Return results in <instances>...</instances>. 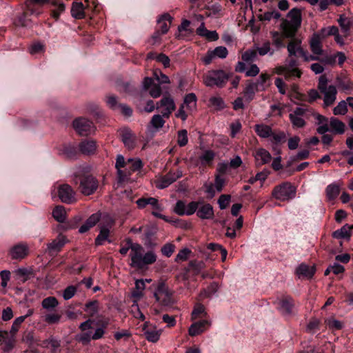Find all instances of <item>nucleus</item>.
<instances>
[{"label":"nucleus","mask_w":353,"mask_h":353,"mask_svg":"<svg viewBox=\"0 0 353 353\" xmlns=\"http://www.w3.org/2000/svg\"><path fill=\"white\" fill-rule=\"evenodd\" d=\"M130 252V266L137 270H142L147 265L156 262L157 256L154 252L149 251L144 254V249L139 243L131 245Z\"/></svg>","instance_id":"obj_2"},{"label":"nucleus","mask_w":353,"mask_h":353,"mask_svg":"<svg viewBox=\"0 0 353 353\" xmlns=\"http://www.w3.org/2000/svg\"><path fill=\"white\" fill-rule=\"evenodd\" d=\"M257 57V51L256 50H248L242 54V59L245 62L254 61Z\"/></svg>","instance_id":"obj_62"},{"label":"nucleus","mask_w":353,"mask_h":353,"mask_svg":"<svg viewBox=\"0 0 353 353\" xmlns=\"http://www.w3.org/2000/svg\"><path fill=\"white\" fill-rule=\"evenodd\" d=\"M327 79L325 75H321L319 80L318 88L323 94V105L328 107L333 105L336 99L337 90L335 85H327Z\"/></svg>","instance_id":"obj_7"},{"label":"nucleus","mask_w":353,"mask_h":353,"mask_svg":"<svg viewBox=\"0 0 353 353\" xmlns=\"http://www.w3.org/2000/svg\"><path fill=\"white\" fill-rule=\"evenodd\" d=\"M254 156L256 163L261 165L269 163L272 159L270 153L264 148L257 149Z\"/></svg>","instance_id":"obj_29"},{"label":"nucleus","mask_w":353,"mask_h":353,"mask_svg":"<svg viewBox=\"0 0 353 353\" xmlns=\"http://www.w3.org/2000/svg\"><path fill=\"white\" fill-rule=\"evenodd\" d=\"M229 79V74L223 70L208 71L203 77V83L208 87H223Z\"/></svg>","instance_id":"obj_6"},{"label":"nucleus","mask_w":353,"mask_h":353,"mask_svg":"<svg viewBox=\"0 0 353 353\" xmlns=\"http://www.w3.org/2000/svg\"><path fill=\"white\" fill-rule=\"evenodd\" d=\"M152 287L154 296L159 305L168 306L173 303L172 292L163 281H159Z\"/></svg>","instance_id":"obj_5"},{"label":"nucleus","mask_w":353,"mask_h":353,"mask_svg":"<svg viewBox=\"0 0 353 353\" xmlns=\"http://www.w3.org/2000/svg\"><path fill=\"white\" fill-rule=\"evenodd\" d=\"M289 97L291 100L296 99L299 101H306V97L305 94L299 92V87L296 85H293L289 92Z\"/></svg>","instance_id":"obj_48"},{"label":"nucleus","mask_w":353,"mask_h":353,"mask_svg":"<svg viewBox=\"0 0 353 353\" xmlns=\"http://www.w3.org/2000/svg\"><path fill=\"white\" fill-rule=\"evenodd\" d=\"M52 5L57 6V8L52 11V17L57 20L60 14L65 11V6L63 3H57L56 1L51 2Z\"/></svg>","instance_id":"obj_51"},{"label":"nucleus","mask_w":353,"mask_h":353,"mask_svg":"<svg viewBox=\"0 0 353 353\" xmlns=\"http://www.w3.org/2000/svg\"><path fill=\"white\" fill-rule=\"evenodd\" d=\"M12 259H22L28 254V248L25 244H19L14 246L10 252Z\"/></svg>","instance_id":"obj_28"},{"label":"nucleus","mask_w":353,"mask_h":353,"mask_svg":"<svg viewBox=\"0 0 353 353\" xmlns=\"http://www.w3.org/2000/svg\"><path fill=\"white\" fill-rule=\"evenodd\" d=\"M315 273V268L305 264H301L296 269V274L299 276L312 278Z\"/></svg>","instance_id":"obj_39"},{"label":"nucleus","mask_w":353,"mask_h":353,"mask_svg":"<svg viewBox=\"0 0 353 353\" xmlns=\"http://www.w3.org/2000/svg\"><path fill=\"white\" fill-rule=\"evenodd\" d=\"M323 37L318 32H314L310 39L309 45L312 54V57L316 58L314 61L319 60L320 56L323 54Z\"/></svg>","instance_id":"obj_15"},{"label":"nucleus","mask_w":353,"mask_h":353,"mask_svg":"<svg viewBox=\"0 0 353 353\" xmlns=\"http://www.w3.org/2000/svg\"><path fill=\"white\" fill-rule=\"evenodd\" d=\"M340 193L339 186L335 183L330 184L326 188V196L329 200L335 199Z\"/></svg>","instance_id":"obj_46"},{"label":"nucleus","mask_w":353,"mask_h":353,"mask_svg":"<svg viewBox=\"0 0 353 353\" xmlns=\"http://www.w3.org/2000/svg\"><path fill=\"white\" fill-rule=\"evenodd\" d=\"M110 234V230L107 228H101L99 235L95 239V245H103L104 241L108 240Z\"/></svg>","instance_id":"obj_49"},{"label":"nucleus","mask_w":353,"mask_h":353,"mask_svg":"<svg viewBox=\"0 0 353 353\" xmlns=\"http://www.w3.org/2000/svg\"><path fill=\"white\" fill-rule=\"evenodd\" d=\"M210 325L211 323L207 320L194 323L189 327L188 334L191 336L199 335L210 327Z\"/></svg>","instance_id":"obj_23"},{"label":"nucleus","mask_w":353,"mask_h":353,"mask_svg":"<svg viewBox=\"0 0 353 353\" xmlns=\"http://www.w3.org/2000/svg\"><path fill=\"white\" fill-rule=\"evenodd\" d=\"M175 179L170 175H165L154 181L155 186L158 189H163L171 185Z\"/></svg>","instance_id":"obj_44"},{"label":"nucleus","mask_w":353,"mask_h":353,"mask_svg":"<svg viewBox=\"0 0 353 353\" xmlns=\"http://www.w3.org/2000/svg\"><path fill=\"white\" fill-rule=\"evenodd\" d=\"M331 131L334 134H342L345 132V125L343 122L335 117H332L330 121Z\"/></svg>","instance_id":"obj_37"},{"label":"nucleus","mask_w":353,"mask_h":353,"mask_svg":"<svg viewBox=\"0 0 353 353\" xmlns=\"http://www.w3.org/2000/svg\"><path fill=\"white\" fill-rule=\"evenodd\" d=\"M279 310L285 314H291L294 306V300L289 296H283L279 301Z\"/></svg>","instance_id":"obj_30"},{"label":"nucleus","mask_w":353,"mask_h":353,"mask_svg":"<svg viewBox=\"0 0 353 353\" xmlns=\"http://www.w3.org/2000/svg\"><path fill=\"white\" fill-rule=\"evenodd\" d=\"M172 19L173 18L169 13H164L159 16L157 19V30L166 34L170 30Z\"/></svg>","instance_id":"obj_25"},{"label":"nucleus","mask_w":353,"mask_h":353,"mask_svg":"<svg viewBox=\"0 0 353 353\" xmlns=\"http://www.w3.org/2000/svg\"><path fill=\"white\" fill-rule=\"evenodd\" d=\"M61 319V314L58 312L48 313L44 316V321L49 324L59 323Z\"/></svg>","instance_id":"obj_50"},{"label":"nucleus","mask_w":353,"mask_h":353,"mask_svg":"<svg viewBox=\"0 0 353 353\" xmlns=\"http://www.w3.org/2000/svg\"><path fill=\"white\" fill-rule=\"evenodd\" d=\"M58 196L65 203L72 204L77 202L76 192L68 184H62L58 187Z\"/></svg>","instance_id":"obj_14"},{"label":"nucleus","mask_w":353,"mask_h":353,"mask_svg":"<svg viewBox=\"0 0 353 353\" xmlns=\"http://www.w3.org/2000/svg\"><path fill=\"white\" fill-rule=\"evenodd\" d=\"M271 36L272 39V43L277 48H283L285 46L284 38H285V37L282 32H272Z\"/></svg>","instance_id":"obj_45"},{"label":"nucleus","mask_w":353,"mask_h":353,"mask_svg":"<svg viewBox=\"0 0 353 353\" xmlns=\"http://www.w3.org/2000/svg\"><path fill=\"white\" fill-rule=\"evenodd\" d=\"M302 41L296 37L290 38L288 45L287 50L288 52V57L290 58L295 57L297 54L302 57L303 59L305 62L312 61L316 58L312 57L309 52L302 48Z\"/></svg>","instance_id":"obj_8"},{"label":"nucleus","mask_w":353,"mask_h":353,"mask_svg":"<svg viewBox=\"0 0 353 353\" xmlns=\"http://www.w3.org/2000/svg\"><path fill=\"white\" fill-rule=\"evenodd\" d=\"M230 199L231 196L230 194H221L218 199L220 209H225L229 205Z\"/></svg>","instance_id":"obj_64"},{"label":"nucleus","mask_w":353,"mask_h":353,"mask_svg":"<svg viewBox=\"0 0 353 353\" xmlns=\"http://www.w3.org/2000/svg\"><path fill=\"white\" fill-rule=\"evenodd\" d=\"M52 216L58 222L63 223L66 219V212L65 208L61 205L56 206L52 211Z\"/></svg>","instance_id":"obj_43"},{"label":"nucleus","mask_w":353,"mask_h":353,"mask_svg":"<svg viewBox=\"0 0 353 353\" xmlns=\"http://www.w3.org/2000/svg\"><path fill=\"white\" fill-rule=\"evenodd\" d=\"M296 188L290 182L286 181L276 185L272 191L271 196L276 200L285 202L294 199Z\"/></svg>","instance_id":"obj_4"},{"label":"nucleus","mask_w":353,"mask_h":353,"mask_svg":"<svg viewBox=\"0 0 353 353\" xmlns=\"http://www.w3.org/2000/svg\"><path fill=\"white\" fill-rule=\"evenodd\" d=\"M143 166V162L139 158L129 159L126 161L123 155L118 154L115 163L118 181L121 183L128 181L132 174L141 170Z\"/></svg>","instance_id":"obj_1"},{"label":"nucleus","mask_w":353,"mask_h":353,"mask_svg":"<svg viewBox=\"0 0 353 353\" xmlns=\"http://www.w3.org/2000/svg\"><path fill=\"white\" fill-rule=\"evenodd\" d=\"M228 54V51L225 47L218 46L212 50H208L206 55L203 58V61L205 65H208L212 62L213 59L216 57L224 59Z\"/></svg>","instance_id":"obj_18"},{"label":"nucleus","mask_w":353,"mask_h":353,"mask_svg":"<svg viewBox=\"0 0 353 353\" xmlns=\"http://www.w3.org/2000/svg\"><path fill=\"white\" fill-rule=\"evenodd\" d=\"M67 242L66 237L60 234L51 243L47 244V252L53 254L60 252Z\"/></svg>","instance_id":"obj_19"},{"label":"nucleus","mask_w":353,"mask_h":353,"mask_svg":"<svg viewBox=\"0 0 353 353\" xmlns=\"http://www.w3.org/2000/svg\"><path fill=\"white\" fill-rule=\"evenodd\" d=\"M352 230H353V224L351 225L345 224L341 229L334 231L332 233V236L338 239H345L349 240L351 236Z\"/></svg>","instance_id":"obj_35"},{"label":"nucleus","mask_w":353,"mask_h":353,"mask_svg":"<svg viewBox=\"0 0 353 353\" xmlns=\"http://www.w3.org/2000/svg\"><path fill=\"white\" fill-rule=\"evenodd\" d=\"M97 148V143L93 140L82 141L79 145L80 151L86 155L94 154Z\"/></svg>","instance_id":"obj_31"},{"label":"nucleus","mask_w":353,"mask_h":353,"mask_svg":"<svg viewBox=\"0 0 353 353\" xmlns=\"http://www.w3.org/2000/svg\"><path fill=\"white\" fill-rule=\"evenodd\" d=\"M216 153L212 150H204L196 159H190V161L200 172H205L207 168H212Z\"/></svg>","instance_id":"obj_10"},{"label":"nucleus","mask_w":353,"mask_h":353,"mask_svg":"<svg viewBox=\"0 0 353 353\" xmlns=\"http://www.w3.org/2000/svg\"><path fill=\"white\" fill-rule=\"evenodd\" d=\"M71 14L77 19H83L85 16L83 4L81 2H73L71 8Z\"/></svg>","instance_id":"obj_38"},{"label":"nucleus","mask_w":353,"mask_h":353,"mask_svg":"<svg viewBox=\"0 0 353 353\" xmlns=\"http://www.w3.org/2000/svg\"><path fill=\"white\" fill-rule=\"evenodd\" d=\"M190 253L191 250H189L188 248H184L181 250L176 256L175 261L179 263L187 261Z\"/></svg>","instance_id":"obj_60"},{"label":"nucleus","mask_w":353,"mask_h":353,"mask_svg":"<svg viewBox=\"0 0 353 353\" xmlns=\"http://www.w3.org/2000/svg\"><path fill=\"white\" fill-rule=\"evenodd\" d=\"M153 75L155 79L161 84H168L170 83L169 77L164 74L160 70H154Z\"/></svg>","instance_id":"obj_54"},{"label":"nucleus","mask_w":353,"mask_h":353,"mask_svg":"<svg viewBox=\"0 0 353 353\" xmlns=\"http://www.w3.org/2000/svg\"><path fill=\"white\" fill-rule=\"evenodd\" d=\"M106 103L108 106L113 110H119V103L117 97L114 95H109L106 97Z\"/></svg>","instance_id":"obj_58"},{"label":"nucleus","mask_w":353,"mask_h":353,"mask_svg":"<svg viewBox=\"0 0 353 353\" xmlns=\"http://www.w3.org/2000/svg\"><path fill=\"white\" fill-rule=\"evenodd\" d=\"M136 203L139 209H143L148 205H150L153 208V209L157 210H162L161 206L159 203L158 199L154 197H141L136 201Z\"/></svg>","instance_id":"obj_27"},{"label":"nucleus","mask_w":353,"mask_h":353,"mask_svg":"<svg viewBox=\"0 0 353 353\" xmlns=\"http://www.w3.org/2000/svg\"><path fill=\"white\" fill-rule=\"evenodd\" d=\"M145 288V285L143 280L139 279L136 281L135 288L132 292V297L134 299L132 305V309L135 307L138 310V301L143 296Z\"/></svg>","instance_id":"obj_22"},{"label":"nucleus","mask_w":353,"mask_h":353,"mask_svg":"<svg viewBox=\"0 0 353 353\" xmlns=\"http://www.w3.org/2000/svg\"><path fill=\"white\" fill-rule=\"evenodd\" d=\"M310 114V109L296 108L289 114L290 120L294 128H302L305 126V119L308 118Z\"/></svg>","instance_id":"obj_11"},{"label":"nucleus","mask_w":353,"mask_h":353,"mask_svg":"<svg viewBox=\"0 0 353 353\" xmlns=\"http://www.w3.org/2000/svg\"><path fill=\"white\" fill-rule=\"evenodd\" d=\"M143 331L145 339L152 343H156L159 340L162 330H158L155 326L146 321L143 325Z\"/></svg>","instance_id":"obj_17"},{"label":"nucleus","mask_w":353,"mask_h":353,"mask_svg":"<svg viewBox=\"0 0 353 353\" xmlns=\"http://www.w3.org/2000/svg\"><path fill=\"white\" fill-rule=\"evenodd\" d=\"M288 21L295 25L296 26L301 27L302 22L301 10L297 8H292L287 15Z\"/></svg>","instance_id":"obj_34"},{"label":"nucleus","mask_w":353,"mask_h":353,"mask_svg":"<svg viewBox=\"0 0 353 353\" xmlns=\"http://www.w3.org/2000/svg\"><path fill=\"white\" fill-rule=\"evenodd\" d=\"M120 135L123 143L128 149L132 150L135 148L137 137L130 129H121L120 130Z\"/></svg>","instance_id":"obj_20"},{"label":"nucleus","mask_w":353,"mask_h":353,"mask_svg":"<svg viewBox=\"0 0 353 353\" xmlns=\"http://www.w3.org/2000/svg\"><path fill=\"white\" fill-rule=\"evenodd\" d=\"M163 115L160 114L154 115L150 121V124L152 125V126L156 129L161 128L165 123V121L163 119Z\"/></svg>","instance_id":"obj_53"},{"label":"nucleus","mask_w":353,"mask_h":353,"mask_svg":"<svg viewBox=\"0 0 353 353\" xmlns=\"http://www.w3.org/2000/svg\"><path fill=\"white\" fill-rule=\"evenodd\" d=\"M25 317H17L12 323L10 333L11 335L14 336L19 331L21 324L24 322Z\"/></svg>","instance_id":"obj_56"},{"label":"nucleus","mask_w":353,"mask_h":353,"mask_svg":"<svg viewBox=\"0 0 353 353\" xmlns=\"http://www.w3.org/2000/svg\"><path fill=\"white\" fill-rule=\"evenodd\" d=\"M208 106L217 111L223 110L225 107L223 99L219 96L211 97L209 99Z\"/></svg>","instance_id":"obj_41"},{"label":"nucleus","mask_w":353,"mask_h":353,"mask_svg":"<svg viewBox=\"0 0 353 353\" xmlns=\"http://www.w3.org/2000/svg\"><path fill=\"white\" fill-rule=\"evenodd\" d=\"M281 14L278 12H265L263 14L258 15V19L261 21H270L272 19H279Z\"/></svg>","instance_id":"obj_55"},{"label":"nucleus","mask_w":353,"mask_h":353,"mask_svg":"<svg viewBox=\"0 0 353 353\" xmlns=\"http://www.w3.org/2000/svg\"><path fill=\"white\" fill-rule=\"evenodd\" d=\"M207 313L203 305L201 303H196L191 314V320L194 321L199 318L205 317Z\"/></svg>","instance_id":"obj_42"},{"label":"nucleus","mask_w":353,"mask_h":353,"mask_svg":"<svg viewBox=\"0 0 353 353\" xmlns=\"http://www.w3.org/2000/svg\"><path fill=\"white\" fill-rule=\"evenodd\" d=\"M175 250V245L173 243H168L165 244L161 249L163 255L170 257Z\"/></svg>","instance_id":"obj_63"},{"label":"nucleus","mask_w":353,"mask_h":353,"mask_svg":"<svg viewBox=\"0 0 353 353\" xmlns=\"http://www.w3.org/2000/svg\"><path fill=\"white\" fill-rule=\"evenodd\" d=\"M342 32L344 33V37H347L352 26L350 19L344 15H340L337 20Z\"/></svg>","instance_id":"obj_40"},{"label":"nucleus","mask_w":353,"mask_h":353,"mask_svg":"<svg viewBox=\"0 0 353 353\" xmlns=\"http://www.w3.org/2000/svg\"><path fill=\"white\" fill-rule=\"evenodd\" d=\"M74 181L79 183V190L84 196L93 194L99 188V181L92 174H74Z\"/></svg>","instance_id":"obj_3"},{"label":"nucleus","mask_w":353,"mask_h":353,"mask_svg":"<svg viewBox=\"0 0 353 353\" xmlns=\"http://www.w3.org/2000/svg\"><path fill=\"white\" fill-rule=\"evenodd\" d=\"M254 130L259 137L263 139L270 138L274 143H279L285 138L284 132L273 131L270 125L263 123L255 125Z\"/></svg>","instance_id":"obj_9"},{"label":"nucleus","mask_w":353,"mask_h":353,"mask_svg":"<svg viewBox=\"0 0 353 353\" xmlns=\"http://www.w3.org/2000/svg\"><path fill=\"white\" fill-rule=\"evenodd\" d=\"M42 344L43 347L50 348L53 353L60 347V342L53 338L43 341Z\"/></svg>","instance_id":"obj_52"},{"label":"nucleus","mask_w":353,"mask_h":353,"mask_svg":"<svg viewBox=\"0 0 353 353\" xmlns=\"http://www.w3.org/2000/svg\"><path fill=\"white\" fill-rule=\"evenodd\" d=\"M49 0H27L26 6L31 14L39 15L42 12L41 8H36L37 5L41 6L48 3Z\"/></svg>","instance_id":"obj_36"},{"label":"nucleus","mask_w":353,"mask_h":353,"mask_svg":"<svg viewBox=\"0 0 353 353\" xmlns=\"http://www.w3.org/2000/svg\"><path fill=\"white\" fill-rule=\"evenodd\" d=\"M297 65V61L294 58H291L286 65L279 66L276 68V73L279 74H284L287 77L295 76L300 78L302 72L296 67Z\"/></svg>","instance_id":"obj_13"},{"label":"nucleus","mask_w":353,"mask_h":353,"mask_svg":"<svg viewBox=\"0 0 353 353\" xmlns=\"http://www.w3.org/2000/svg\"><path fill=\"white\" fill-rule=\"evenodd\" d=\"M59 305V301L54 296H48L43 299L41 305L43 309L50 310L57 307Z\"/></svg>","instance_id":"obj_47"},{"label":"nucleus","mask_w":353,"mask_h":353,"mask_svg":"<svg viewBox=\"0 0 353 353\" xmlns=\"http://www.w3.org/2000/svg\"><path fill=\"white\" fill-rule=\"evenodd\" d=\"M196 215L201 219H212L214 217L213 207L210 203H200Z\"/></svg>","instance_id":"obj_26"},{"label":"nucleus","mask_w":353,"mask_h":353,"mask_svg":"<svg viewBox=\"0 0 353 353\" xmlns=\"http://www.w3.org/2000/svg\"><path fill=\"white\" fill-rule=\"evenodd\" d=\"M157 108H162L161 110L162 115L164 117L169 118L175 110L176 105L174 99L169 94H167L157 103Z\"/></svg>","instance_id":"obj_16"},{"label":"nucleus","mask_w":353,"mask_h":353,"mask_svg":"<svg viewBox=\"0 0 353 353\" xmlns=\"http://www.w3.org/2000/svg\"><path fill=\"white\" fill-rule=\"evenodd\" d=\"M85 311L90 316H93L98 312V302L95 301L86 303Z\"/></svg>","instance_id":"obj_61"},{"label":"nucleus","mask_w":353,"mask_h":353,"mask_svg":"<svg viewBox=\"0 0 353 353\" xmlns=\"http://www.w3.org/2000/svg\"><path fill=\"white\" fill-rule=\"evenodd\" d=\"M260 90L259 83L248 82L243 91L244 97L247 101H250L254 99L255 93Z\"/></svg>","instance_id":"obj_32"},{"label":"nucleus","mask_w":353,"mask_h":353,"mask_svg":"<svg viewBox=\"0 0 353 353\" xmlns=\"http://www.w3.org/2000/svg\"><path fill=\"white\" fill-rule=\"evenodd\" d=\"M310 115L313 116L317 121V124L319 125L316 129L319 134H325L330 130L327 118L315 112L313 109H310Z\"/></svg>","instance_id":"obj_21"},{"label":"nucleus","mask_w":353,"mask_h":353,"mask_svg":"<svg viewBox=\"0 0 353 353\" xmlns=\"http://www.w3.org/2000/svg\"><path fill=\"white\" fill-rule=\"evenodd\" d=\"M197 97L194 93H189L184 97L183 105L188 112H192L196 109Z\"/></svg>","instance_id":"obj_33"},{"label":"nucleus","mask_w":353,"mask_h":353,"mask_svg":"<svg viewBox=\"0 0 353 353\" xmlns=\"http://www.w3.org/2000/svg\"><path fill=\"white\" fill-rule=\"evenodd\" d=\"M188 132L186 130H181L178 132L177 143L179 146L183 147L188 144Z\"/></svg>","instance_id":"obj_57"},{"label":"nucleus","mask_w":353,"mask_h":353,"mask_svg":"<svg viewBox=\"0 0 353 353\" xmlns=\"http://www.w3.org/2000/svg\"><path fill=\"white\" fill-rule=\"evenodd\" d=\"M347 112V103L345 101H340L333 110L334 115H344Z\"/></svg>","instance_id":"obj_59"},{"label":"nucleus","mask_w":353,"mask_h":353,"mask_svg":"<svg viewBox=\"0 0 353 353\" xmlns=\"http://www.w3.org/2000/svg\"><path fill=\"white\" fill-rule=\"evenodd\" d=\"M73 127L77 133L81 136H88L94 132L95 127L92 121L79 118L73 121Z\"/></svg>","instance_id":"obj_12"},{"label":"nucleus","mask_w":353,"mask_h":353,"mask_svg":"<svg viewBox=\"0 0 353 353\" xmlns=\"http://www.w3.org/2000/svg\"><path fill=\"white\" fill-rule=\"evenodd\" d=\"M280 28L285 38L290 39L295 37L300 28L289 22L288 19H283L280 25Z\"/></svg>","instance_id":"obj_24"}]
</instances>
